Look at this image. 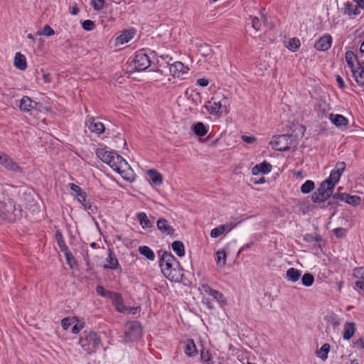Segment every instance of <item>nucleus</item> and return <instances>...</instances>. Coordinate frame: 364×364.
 <instances>
[{
	"instance_id": "obj_1",
	"label": "nucleus",
	"mask_w": 364,
	"mask_h": 364,
	"mask_svg": "<svg viewBox=\"0 0 364 364\" xmlns=\"http://www.w3.org/2000/svg\"><path fill=\"white\" fill-rule=\"evenodd\" d=\"M157 53L149 48H143L136 52L134 59L127 67V72L144 71L152 65Z\"/></svg>"
},
{
	"instance_id": "obj_2",
	"label": "nucleus",
	"mask_w": 364,
	"mask_h": 364,
	"mask_svg": "<svg viewBox=\"0 0 364 364\" xmlns=\"http://www.w3.org/2000/svg\"><path fill=\"white\" fill-rule=\"evenodd\" d=\"M22 209H16L13 199L0 191V218L9 223H14L22 217Z\"/></svg>"
},
{
	"instance_id": "obj_3",
	"label": "nucleus",
	"mask_w": 364,
	"mask_h": 364,
	"mask_svg": "<svg viewBox=\"0 0 364 364\" xmlns=\"http://www.w3.org/2000/svg\"><path fill=\"white\" fill-rule=\"evenodd\" d=\"M79 343L88 353L94 349H98L102 346L100 337L93 331H85L81 334Z\"/></svg>"
},
{
	"instance_id": "obj_4",
	"label": "nucleus",
	"mask_w": 364,
	"mask_h": 364,
	"mask_svg": "<svg viewBox=\"0 0 364 364\" xmlns=\"http://www.w3.org/2000/svg\"><path fill=\"white\" fill-rule=\"evenodd\" d=\"M334 188L333 183L331 184L328 181L324 180L312 194V201L315 203L327 201L331 198Z\"/></svg>"
},
{
	"instance_id": "obj_5",
	"label": "nucleus",
	"mask_w": 364,
	"mask_h": 364,
	"mask_svg": "<svg viewBox=\"0 0 364 364\" xmlns=\"http://www.w3.org/2000/svg\"><path fill=\"white\" fill-rule=\"evenodd\" d=\"M159 267L163 274L171 282H180L182 280L183 269L181 265L176 267L175 264L164 262L159 263Z\"/></svg>"
},
{
	"instance_id": "obj_6",
	"label": "nucleus",
	"mask_w": 364,
	"mask_h": 364,
	"mask_svg": "<svg viewBox=\"0 0 364 364\" xmlns=\"http://www.w3.org/2000/svg\"><path fill=\"white\" fill-rule=\"evenodd\" d=\"M124 334L126 342H132L138 340L142 334V327L140 322L138 321L127 322Z\"/></svg>"
},
{
	"instance_id": "obj_7",
	"label": "nucleus",
	"mask_w": 364,
	"mask_h": 364,
	"mask_svg": "<svg viewBox=\"0 0 364 364\" xmlns=\"http://www.w3.org/2000/svg\"><path fill=\"white\" fill-rule=\"evenodd\" d=\"M97 156L104 163L107 164L115 172H119V167L117 166L116 156H119L116 151H107L105 149L98 148L96 149Z\"/></svg>"
},
{
	"instance_id": "obj_8",
	"label": "nucleus",
	"mask_w": 364,
	"mask_h": 364,
	"mask_svg": "<svg viewBox=\"0 0 364 364\" xmlns=\"http://www.w3.org/2000/svg\"><path fill=\"white\" fill-rule=\"evenodd\" d=\"M0 165L13 174H23V168L3 151L0 152Z\"/></svg>"
},
{
	"instance_id": "obj_9",
	"label": "nucleus",
	"mask_w": 364,
	"mask_h": 364,
	"mask_svg": "<svg viewBox=\"0 0 364 364\" xmlns=\"http://www.w3.org/2000/svg\"><path fill=\"white\" fill-rule=\"evenodd\" d=\"M172 60L173 58L168 55H162L161 56L157 55L155 59L152 60L153 67L150 70L168 75V70Z\"/></svg>"
},
{
	"instance_id": "obj_10",
	"label": "nucleus",
	"mask_w": 364,
	"mask_h": 364,
	"mask_svg": "<svg viewBox=\"0 0 364 364\" xmlns=\"http://www.w3.org/2000/svg\"><path fill=\"white\" fill-rule=\"evenodd\" d=\"M289 136L286 134L275 136L274 140L270 142L272 148L276 151H285L289 150Z\"/></svg>"
},
{
	"instance_id": "obj_11",
	"label": "nucleus",
	"mask_w": 364,
	"mask_h": 364,
	"mask_svg": "<svg viewBox=\"0 0 364 364\" xmlns=\"http://www.w3.org/2000/svg\"><path fill=\"white\" fill-rule=\"evenodd\" d=\"M346 167V164L344 161L338 162L335 168L331 171L328 178H327L326 180L328 181L331 184L333 183V186H335L336 184L339 181V179L345 171Z\"/></svg>"
},
{
	"instance_id": "obj_12",
	"label": "nucleus",
	"mask_w": 364,
	"mask_h": 364,
	"mask_svg": "<svg viewBox=\"0 0 364 364\" xmlns=\"http://www.w3.org/2000/svg\"><path fill=\"white\" fill-rule=\"evenodd\" d=\"M40 105V103L32 100L31 97L28 96H23L18 105L19 109L24 112H28L33 109H39L38 106Z\"/></svg>"
},
{
	"instance_id": "obj_13",
	"label": "nucleus",
	"mask_w": 364,
	"mask_h": 364,
	"mask_svg": "<svg viewBox=\"0 0 364 364\" xmlns=\"http://www.w3.org/2000/svg\"><path fill=\"white\" fill-rule=\"evenodd\" d=\"M333 39L330 34L326 33L320 37L315 43L314 48L318 51H326L332 45Z\"/></svg>"
},
{
	"instance_id": "obj_14",
	"label": "nucleus",
	"mask_w": 364,
	"mask_h": 364,
	"mask_svg": "<svg viewBox=\"0 0 364 364\" xmlns=\"http://www.w3.org/2000/svg\"><path fill=\"white\" fill-rule=\"evenodd\" d=\"M107 264H103L104 269H112L122 271L119 261L114 252L110 248L108 249V257L106 259Z\"/></svg>"
},
{
	"instance_id": "obj_15",
	"label": "nucleus",
	"mask_w": 364,
	"mask_h": 364,
	"mask_svg": "<svg viewBox=\"0 0 364 364\" xmlns=\"http://www.w3.org/2000/svg\"><path fill=\"white\" fill-rule=\"evenodd\" d=\"M86 127L89 129V130L95 133L96 134H100L105 132V126L104 124L100 122L97 121L94 117H89L86 122H85Z\"/></svg>"
},
{
	"instance_id": "obj_16",
	"label": "nucleus",
	"mask_w": 364,
	"mask_h": 364,
	"mask_svg": "<svg viewBox=\"0 0 364 364\" xmlns=\"http://www.w3.org/2000/svg\"><path fill=\"white\" fill-rule=\"evenodd\" d=\"M199 289L205 294L212 296L217 301L221 302L224 301V295L218 290L212 289L208 284L200 282Z\"/></svg>"
},
{
	"instance_id": "obj_17",
	"label": "nucleus",
	"mask_w": 364,
	"mask_h": 364,
	"mask_svg": "<svg viewBox=\"0 0 364 364\" xmlns=\"http://www.w3.org/2000/svg\"><path fill=\"white\" fill-rule=\"evenodd\" d=\"M156 226L162 234L171 236L175 235V229L169 224L166 219L159 218L156 222Z\"/></svg>"
},
{
	"instance_id": "obj_18",
	"label": "nucleus",
	"mask_w": 364,
	"mask_h": 364,
	"mask_svg": "<svg viewBox=\"0 0 364 364\" xmlns=\"http://www.w3.org/2000/svg\"><path fill=\"white\" fill-rule=\"evenodd\" d=\"M196 46L198 48V53L202 55L205 60H208L212 58L213 50L210 45L206 43L200 42L196 43Z\"/></svg>"
},
{
	"instance_id": "obj_19",
	"label": "nucleus",
	"mask_w": 364,
	"mask_h": 364,
	"mask_svg": "<svg viewBox=\"0 0 364 364\" xmlns=\"http://www.w3.org/2000/svg\"><path fill=\"white\" fill-rule=\"evenodd\" d=\"M184 68V65L181 62H171L168 70V75L170 74L174 77H181L185 73L183 71Z\"/></svg>"
},
{
	"instance_id": "obj_20",
	"label": "nucleus",
	"mask_w": 364,
	"mask_h": 364,
	"mask_svg": "<svg viewBox=\"0 0 364 364\" xmlns=\"http://www.w3.org/2000/svg\"><path fill=\"white\" fill-rule=\"evenodd\" d=\"M159 263L166 262L167 264H175L176 267H180L181 264L178 260L171 254V252L159 250Z\"/></svg>"
},
{
	"instance_id": "obj_21",
	"label": "nucleus",
	"mask_w": 364,
	"mask_h": 364,
	"mask_svg": "<svg viewBox=\"0 0 364 364\" xmlns=\"http://www.w3.org/2000/svg\"><path fill=\"white\" fill-rule=\"evenodd\" d=\"M355 82L360 86H364V68L361 66L360 61H358L357 67L350 70Z\"/></svg>"
},
{
	"instance_id": "obj_22",
	"label": "nucleus",
	"mask_w": 364,
	"mask_h": 364,
	"mask_svg": "<svg viewBox=\"0 0 364 364\" xmlns=\"http://www.w3.org/2000/svg\"><path fill=\"white\" fill-rule=\"evenodd\" d=\"M272 166L267 161L263 162L255 165L252 169V175H257L259 173L267 174L271 172Z\"/></svg>"
},
{
	"instance_id": "obj_23",
	"label": "nucleus",
	"mask_w": 364,
	"mask_h": 364,
	"mask_svg": "<svg viewBox=\"0 0 364 364\" xmlns=\"http://www.w3.org/2000/svg\"><path fill=\"white\" fill-rule=\"evenodd\" d=\"M329 119L335 126L339 128L347 127L348 124V119L342 114L331 113L329 114Z\"/></svg>"
},
{
	"instance_id": "obj_24",
	"label": "nucleus",
	"mask_w": 364,
	"mask_h": 364,
	"mask_svg": "<svg viewBox=\"0 0 364 364\" xmlns=\"http://www.w3.org/2000/svg\"><path fill=\"white\" fill-rule=\"evenodd\" d=\"M342 10L343 14L348 15L349 16H358L360 12L357 4H354L350 1L344 3Z\"/></svg>"
},
{
	"instance_id": "obj_25",
	"label": "nucleus",
	"mask_w": 364,
	"mask_h": 364,
	"mask_svg": "<svg viewBox=\"0 0 364 364\" xmlns=\"http://www.w3.org/2000/svg\"><path fill=\"white\" fill-rule=\"evenodd\" d=\"M135 30L134 28L124 30L121 35H119L116 38V42L118 44H124L126 43H128L129 41H131L134 35H135Z\"/></svg>"
},
{
	"instance_id": "obj_26",
	"label": "nucleus",
	"mask_w": 364,
	"mask_h": 364,
	"mask_svg": "<svg viewBox=\"0 0 364 364\" xmlns=\"http://www.w3.org/2000/svg\"><path fill=\"white\" fill-rule=\"evenodd\" d=\"M184 353L188 357H194L198 354V350L193 339L189 338L185 342Z\"/></svg>"
},
{
	"instance_id": "obj_27",
	"label": "nucleus",
	"mask_w": 364,
	"mask_h": 364,
	"mask_svg": "<svg viewBox=\"0 0 364 364\" xmlns=\"http://www.w3.org/2000/svg\"><path fill=\"white\" fill-rule=\"evenodd\" d=\"M77 200L80 203L85 209L90 211L91 213H95L97 210V207L93 206L90 200H87V193L85 192L84 193H81L79 197H77Z\"/></svg>"
},
{
	"instance_id": "obj_28",
	"label": "nucleus",
	"mask_w": 364,
	"mask_h": 364,
	"mask_svg": "<svg viewBox=\"0 0 364 364\" xmlns=\"http://www.w3.org/2000/svg\"><path fill=\"white\" fill-rule=\"evenodd\" d=\"M14 66L20 70H25L27 68L26 57L19 52H17L14 57Z\"/></svg>"
},
{
	"instance_id": "obj_29",
	"label": "nucleus",
	"mask_w": 364,
	"mask_h": 364,
	"mask_svg": "<svg viewBox=\"0 0 364 364\" xmlns=\"http://www.w3.org/2000/svg\"><path fill=\"white\" fill-rule=\"evenodd\" d=\"M355 331V325L353 322H346L344 324L343 338L345 340H350Z\"/></svg>"
},
{
	"instance_id": "obj_30",
	"label": "nucleus",
	"mask_w": 364,
	"mask_h": 364,
	"mask_svg": "<svg viewBox=\"0 0 364 364\" xmlns=\"http://www.w3.org/2000/svg\"><path fill=\"white\" fill-rule=\"evenodd\" d=\"M136 218L143 229H149L153 227V224L148 218L147 215L144 212H139L136 214Z\"/></svg>"
},
{
	"instance_id": "obj_31",
	"label": "nucleus",
	"mask_w": 364,
	"mask_h": 364,
	"mask_svg": "<svg viewBox=\"0 0 364 364\" xmlns=\"http://www.w3.org/2000/svg\"><path fill=\"white\" fill-rule=\"evenodd\" d=\"M150 180L152 183L156 186H160L163 183V176L162 175L155 169H150L147 172Z\"/></svg>"
},
{
	"instance_id": "obj_32",
	"label": "nucleus",
	"mask_w": 364,
	"mask_h": 364,
	"mask_svg": "<svg viewBox=\"0 0 364 364\" xmlns=\"http://www.w3.org/2000/svg\"><path fill=\"white\" fill-rule=\"evenodd\" d=\"M192 131L196 136L200 137L205 136L208 133V129L205 125L201 122H198L194 124L192 126Z\"/></svg>"
},
{
	"instance_id": "obj_33",
	"label": "nucleus",
	"mask_w": 364,
	"mask_h": 364,
	"mask_svg": "<svg viewBox=\"0 0 364 364\" xmlns=\"http://www.w3.org/2000/svg\"><path fill=\"white\" fill-rule=\"evenodd\" d=\"M301 275V271L294 267L288 269L286 274L287 279L291 282H297Z\"/></svg>"
},
{
	"instance_id": "obj_34",
	"label": "nucleus",
	"mask_w": 364,
	"mask_h": 364,
	"mask_svg": "<svg viewBox=\"0 0 364 364\" xmlns=\"http://www.w3.org/2000/svg\"><path fill=\"white\" fill-rule=\"evenodd\" d=\"M200 359L203 364H214L213 356L210 351L204 347L200 350Z\"/></svg>"
},
{
	"instance_id": "obj_35",
	"label": "nucleus",
	"mask_w": 364,
	"mask_h": 364,
	"mask_svg": "<svg viewBox=\"0 0 364 364\" xmlns=\"http://www.w3.org/2000/svg\"><path fill=\"white\" fill-rule=\"evenodd\" d=\"M139 253L144 256L146 259L154 261L155 259V254L154 251L148 246H140L138 249Z\"/></svg>"
},
{
	"instance_id": "obj_36",
	"label": "nucleus",
	"mask_w": 364,
	"mask_h": 364,
	"mask_svg": "<svg viewBox=\"0 0 364 364\" xmlns=\"http://www.w3.org/2000/svg\"><path fill=\"white\" fill-rule=\"evenodd\" d=\"M171 247L178 257H183L185 255L184 245L181 241L176 240L172 242Z\"/></svg>"
},
{
	"instance_id": "obj_37",
	"label": "nucleus",
	"mask_w": 364,
	"mask_h": 364,
	"mask_svg": "<svg viewBox=\"0 0 364 364\" xmlns=\"http://www.w3.org/2000/svg\"><path fill=\"white\" fill-rule=\"evenodd\" d=\"M345 58H346V61L347 63V65L350 68V70L351 69H354V68L355 66V64H354V61H356L357 63H358V61H359L358 60L357 56L351 50H348V51L346 52V53H345Z\"/></svg>"
},
{
	"instance_id": "obj_38",
	"label": "nucleus",
	"mask_w": 364,
	"mask_h": 364,
	"mask_svg": "<svg viewBox=\"0 0 364 364\" xmlns=\"http://www.w3.org/2000/svg\"><path fill=\"white\" fill-rule=\"evenodd\" d=\"M226 252L222 249L216 252V263L220 267H224L226 264Z\"/></svg>"
},
{
	"instance_id": "obj_39",
	"label": "nucleus",
	"mask_w": 364,
	"mask_h": 364,
	"mask_svg": "<svg viewBox=\"0 0 364 364\" xmlns=\"http://www.w3.org/2000/svg\"><path fill=\"white\" fill-rule=\"evenodd\" d=\"M330 345L328 343H324L321 348L316 352L317 356L322 360H326L328 358V353L330 350Z\"/></svg>"
},
{
	"instance_id": "obj_40",
	"label": "nucleus",
	"mask_w": 364,
	"mask_h": 364,
	"mask_svg": "<svg viewBox=\"0 0 364 364\" xmlns=\"http://www.w3.org/2000/svg\"><path fill=\"white\" fill-rule=\"evenodd\" d=\"M315 188V183L311 180L306 181L301 186V192L304 194L309 193Z\"/></svg>"
},
{
	"instance_id": "obj_41",
	"label": "nucleus",
	"mask_w": 364,
	"mask_h": 364,
	"mask_svg": "<svg viewBox=\"0 0 364 364\" xmlns=\"http://www.w3.org/2000/svg\"><path fill=\"white\" fill-rule=\"evenodd\" d=\"M300 46H301V43H300L299 39L294 37V38L289 39V41L288 42V45L287 46V48L289 50H291L292 52H295L299 49Z\"/></svg>"
},
{
	"instance_id": "obj_42",
	"label": "nucleus",
	"mask_w": 364,
	"mask_h": 364,
	"mask_svg": "<svg viewBox=\"0 0 364 364\" xmlns=\"http://www.w3.org/2000/svg\"><path fill=\"white\" fill-rule=\"evenodd\" d=\"M117 160V166L119 167V172L120 175H122L124 172L123 169L129 167L127 161L119 155V156H116Z\"/></svg>"
},
{
	"instance_id": "obj_43",
	"label": "nucleus",
	"mask_w": 364,
	"mask_h": 364,
	"mask_svg": "<svg viewBox=\"0 0 364 364\" xmlns=\"http://www.w3.org/2000/svg\"><path fill=\"white\" fill-rule=\"evenodd\" d=\"M314 282V277L311 273H305L301 277V283L304 286L311 287Z\"/></svg>"
},
{
	"instance_id": "obj_44",
	"label": "nucleus",
	"mask_w": 364,
	"mask_h": 364,
	"mask_svg": "<svg viewBox=\"0 0 364 364\" xmlns=\"http://www.w3.org/2000/svg\"><path fill=\"white\" fill-rule=\"evenodd\" d=\"M360 201L361 198L360 196L346 194L345 202L347 203L348 204L352 205L353 206H357L360 204Z\"/></svg>"
},
{
	"instance_id": "obj_45",
	"label": "nucleus",
	"mask_w": 364,
	"mask_h": 364,
	"mask_svg": "<svg viewBox=\"0 0 364 364\" xmlns=\"http://www.w3.org/2000/svg\"><path fill=\"white\" fill-rule=\"evenodd\" d=\"M205 109L212 114H216L220 112L222 109V105L220 102H214L211 106L205 105Z\"/></svg>"
},
{
	"instance_id": "obj_46",
	"label": "nucleus",
	"mask_w": 364,
	"mask_h": 364,
	"mask_svg": "<svg viewBox=\"0 0 364 364\" xmlns=\"http://www.w3.org/2000/svg\"><path fill=\"white\" fill-rule=\"evenodd\" d=\"M109 299L112 301V303L114 306L117 305H122L124 299L120 293L113 291L112 295L109 297Z\"/></svg>"
},
{
	"instance_id": "obj_47",
	"label": "nucleus",
	"mask_w": 364,
	"mask_h": 364,
	"mask_svg": "<svg viewBox=\"0 0 364 364\" xmlns=\"http://www.w3.org/2000/svg\"><path fill=\"white\" fill-rule=\"evenodd\" d=\"M96 293L105 298L109 299L112 295V291L106 290L102 285H97L95 288Z\"/></svg>"
},
{
	"instance_id": "obj_48",
	"label": "nucleus",
	"mask_w": 364,
	"mask_h": 364,
	"mask_svg": "<svg viewBox=\"0 0 364 364\" xmlns=\"http://www.w3.org/2000/svg\"><path fill=\"white\" fill-rule=\"evenodd\" d=\"M304 240L306 242L311 243L313 242H321L323 239L318 234L314 235L312 234L308 233L304 235Z\"/></svg>"
},
{
	"instance_id": "obj_49",
	"label": "nucleus",
	"mask_w": 364,
	"mask_h": 364,
	"mask_svg": "<svg viewBox=\"0 0 364 364\" xmlns=\"http://www.w3.org/2000/svg\"><path fill=\"white\" fill-rule=\"evenodd\" d=\"M225 232L224 225H218L213 228L210 232V237L213 238L218 237Z\"/></svg>"
},
{
	"instance_id": "obj_50",
	"label": "nucleus",
	"mask_w": 364,
	"mask_h": 364,
	"mask_svg": "<svg viewBox=\"0 0 364 364\" xmlns=\"http://www.w3.org/2000/svg\"><path fill=\"white\" fill-rule=\"evenodd\" d=\"M236 218L231 217L229 222L226 223L225 224H223V225H224L225 232H230V230H232L236 226Z\"/></svg>"
},
{
	"instance_id": "obj_51",
	"label": "nucleus",
	"mask_w": 364,
	"mask_h": 364,
	"mask_svg": "<svg viewBox=\"0 0 364 364\" xmlns=\"http://www.w3.org/2000/svg\"><path fill=\"white\" fill-rule=\"evenodd\" d=\"M55 239L59 247L66 245L63 234L59 230H56L55 232Z\"/></svg>"
},
{
	"instance_id": "obj_52",
	"label": "nucleus",
	"mask_w": 364,
	"mask_h": 364,
	"mask_svg": "<svg viewBox=\"0 0 364 364\" xmlns=\"http://www.w3.org/2000/svg\"><path fill=\"white\" fill-rule=\"evenodd\" d=\"M105 0H92L91 4L95 11H100L105 6Z\"/></svg>"
},
{
	"instance_id": "obj_53",
	"label": "nucleus",
	"mask_w": 364,
	"mask_h": 364,
	"mask_svg": "<svg viewBox=\"0 0 364 364\" xmlns=\"http://www.w3.org/2000/svg\"><path fill=\"white\" fill-rule=\"evenodd\" d=\"M65 257L67 264L70 267V269H74L77 265V262L73 254H69Z\"/></svg>"
},
{
	"instance_id": "obj_54",
	"label": "nucleus",
	"mask_w": 364,
	"mask_h": 364,
	"mask_svg": "<svg viewBox=\"0 0 364 364\" xmlns=\"http://www.w3.org/2000/svg\"><path fill=\"white\" fill-rule=\"evenodd\" d=\"M82 27L84 30L89 31L95 28V24L91 20H85L82 22Z\"/></svg>"
},
{
	"instance_id": "obj_55",
	"label": "nucleus",
	"mask_w": 364,
	"mask_h": 364,
	"mask_svg": "<svg viewBox=\"0 0 364 364\" xmlns=\"http://www.w3.org/2000/svg\"><path fill=\"white\" fill-rule=\"evenodd\" d=\"M39 34L46 36H51L55 34V31L49 25H46L43 28V30L39 32Z\"/></svg>"
},
{
	"instance_id": "obj_56",
	"label": "nucleus",
	"mask_w": 364,
	"mask_h": 364,
	"mask_svg": "<svg viewBox=\"0 0 364 364\" xmlns=\"http://www.w3.org/2000/svg\"><path fill=\"white\" fill-rule=\"evenodd\" d=\"M68 186L70 190L75 193L77 197H79L81 193H85V191H83L80 186L75 185V183H70Z\"/></svg>"
},
{
	"instance_id": "obj_57",
	"label": "nucleus",
	"mask_w": 364,
	"mask_h": 364,
	"mask_svg": "<svg viewBox=\"0 0 364 364\" xmlns=\"http://www.w3.org/2000/svg\"><path fill=\"white\" fill-rule=\"evenodd\" d=\"M252 26L254 29H255L257 31H259L262 26V23L259 18L257 17H253L252 18Z\"/></svg>"
},
{
	"instance_id": "obj_58",
	"label": "nucleus",
	"mask_w": 364,
	"mask_h": 364,
	"mask_svg": "<svg viewBox=\"0 0 364 364\" xmlns=\"http://www.w3.org/2000/svg\"><path fill=\"white\" fill-rule=\"evenodd\" d=\"M355 276L356 277H359L361 279L358 280L357 282H363L364 281V267L355 268Z\"/></svg>"
},
{
	"instance_id": "obj_59",
	"label": "nucleus",
	"mask_w": 364,
	"mask_h": 364,
	"mask_svg": "<svg viewBox=\"0 0 364 364\" xmlns=\"http://www.w3.org/2000/svg\"><path fill=\"white\" fill-rule=\"evenodd\" d=\"M342 188H339L338 189V192L333 194V198L334 199H337L338 201H345V199H346V194L347 193H340L339 191Z\"/></svg>"
},
{
	"instance_id": "obj_60",
	"label": "nucleus",
	"mask_w": 364,
	"mask_h": 364,
	"mask_svg": "<svg viewBox=\"0 0 364 364\" xmlns=\"http://www.w3.org/2000/svg\"><path fill=\"white\" fill-rule=\"evenodd\" d=\"M333 232L337 238H342L346 235V230L342 228H335Z\"/></svg>"
},
{
	"instance_id": "obj_61",
	"label": "nucleus",
	"mask_w": 364,
	"mask_h": 364,
	"mask_svg": "<svg viewBox=\"0 0 364 364\" xmlns=\"http://www.w3.org/2000/svg\"><path fill=\"white\" fill-rule=\"evenodd\" d=\"M339 205V202L337 199H334L333 198V194L331 195L329 200L327 201V205L326 206H331V208H336Z\"/></svg>"
},
{
	"instance_id": "obj_62",
	"label": "nucleus",
	"mask_w": 364,
	"mask_h": 364,
	"mask_svg": "<svg viewBox=\"0 0 364 364\" xmlns=\"http://www.w3.org/2000/svg\"><path fill=\"white\" fill-rule=\"evenodd\" d=\"M71 325V321L70 318L66 317L62 319L61 326L64 330H67L70 326Z\"/></svg>"
},
{
	"instance_id": "obj_63",
	"label": "nucleus",
	"mask_w": 364,
	"mask_h": 364,
	"mask_svg": "<svg viewBox=\"0 0 364 364\" xmlns=\"http://www.w3.org/2000/svg\"><path fill=\"white\" fill-rule=\"evenodd\" d=\"M242 139L243 141L246 142L247 144H252L255 141H256L257 139L253 136H247V135H242Z\"/></svg>"
},
{
	"instance_id": "obj_64",
	"label": "nucleus",
	"mask_w": 364,
	"mask_h": 364,
	"mask_svg": "<svg viewBox=\"0 0 364 364\" xmlns=\"http://www.w3.org/2000/svg\"><path fill=\"white\" fill-rule=\"evenodd\" d=\"M202 302L205 304L209 309H213L214 306L213 302L208 298L203 297L202 299Z\"/></svg>"
}]
</instances>
